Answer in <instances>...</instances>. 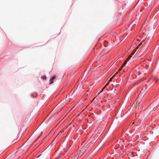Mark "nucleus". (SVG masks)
<instances>
[{
	"label": "nucleus",
	"instance_id": "obj_7",
	"mask_svg": "<svg viewBox=\"0 0 159 159\" xmlns=\"http://www.w3.org/2000/svg\"><path fill=\"white\" fill-rule=\"evenodd\" d=\"M67 127L66 128H64L58 134V135H60L62 133H63L64 130L66 129Z\"/></svg>",
	"mask_w": 159,
	"mask_h": 159
},
{
	"label": "nucleus",
	"instance_id": "obj_22",
	"mask_svg": "<svg viewBox=\"0 0 159 159\" xmlns=\"http://www.w3.org/2000/svg\"><path fill=\"white\" fill-rule=\"evenodd\" d=\"M130 59V58H129V57H128L126 59V60H125L126 61H128L129 60V59Z\"/></svg>",
	"mask_w": 159,
	"mask_h": 159
},
{
	"label": "nucleus",
	"instance_id": "obj_1",
	"mask_svg": "<svg viewBox=\"0 0 159 159\" xmlns=\"http://www.w3.org/2000/svg\"><path fill=\"white\" fill-rule=\"evenodd\" d=\"M30 148L29 142L28 140L20 148L18 149L15 154V157H16V158H19L20 156L26 152Z\"/></svg>",
	"mask_w": 159,
	"mask_h": 159
},
{
	"label": "nucleus",
	"instance_id": "obj_4",
	"mask_svg": "<svg viewBox=\"0 0 159 159\" xmlns=\"http://www.w3.org/2000/svg\"><path fill=\"white\" fill-rule=\"evenodd\" d=\"M66 101V99H63L58 104L59 105H61L64 103Z\"/></svg>",
	"mask_w": 159,
	"mask_h": 159
},
{
	"label": "nucleus",
	"instance_id": "obj_27",
	"mask_svg": "<svg viewBox=\"0 0 159 159\" xmlns=\"http://www.w3.org/2000/svg\"><path fill=\"white\" fill-rule=\"evenodd\" d=\"M40 137V136H39L37 138V139L35 140V141H36L37 140V139H38Z\"/></svg>",
	"mask_w": 159,
	"mask_h": 159
},
{
	"label": "nucleus",
	"instance_id": "obj_17",
	"mask_svg": "<svg viewBox=\"0 0 159 159\" xmlns=\"http://www.w3.org/2000/svg\"><path fill=\"white\" fill-rule=\"evenodd\" d=\"M50 81H51V82H50V83H49V84H53L54 82V81L53 80H50Z\"/></svg>",
	"mask_w": 159,
	"mask_h": 159
},
{
	"label": "nucleus",
	"instance_id": "obj_20",
	"mask_svg": "<svg viewBox=\"0 0 159 159\" xmlns=\"http://www.w3.org/2000/svg\"><path fill=\"white\" fill-rule=\"evenodd\" d=\"M130 59V58H129V57H128L126 59V60H125L126 61H128L129 60V59Z\"/></svg>",
	"mask_w": 159,
	"mask_h": 159
},
{
	"label": "nucleus",
	"instance_id": "obj_33",
	"mask_svg": "<svg viewBox=\"0 0 159 159\" xmlns=\"http://www.w3.org/2000/svg\"><path fill=\"white\" fill-rule=\"evenodd\" d=\"M142 11V10H140V11Z\"/></svg>",
	"mask_w": 159,
	"mask_h": 159
},
{
	"label": "nucleus",
	"instance_id": "obj_10",
	"mask_svg": "<svg viewBox=\"0 0 159 159\" xmlns=\"http://www.w3.org/2000/svg\"><path fill=\"white\" fill-rule=\"evenodd\" d=\"M127 61H126V60L125 61H124V62L123 64L122 65V66H122V67H123L126 64V63Z\"/></svg>",
	"mask_w": 159,
	"mask_h": 159
},
{
	"label": "nucleus",
	"instance_id": "obj_18",
	"mask_svg": "<svg viewBox=\"0 0 159 159\" xmlns=\"http://www.w3.org/2000/svg\"><path fill=\"white\" fill-rule=\"evenodd\" d=\"M140 46V45H138V46L136 47V48H135V49H136H136H137L139 48Z\"/></svg>",
	"mask_w": 159,
	"mask_h": 159
},
{
	"label": "nucleus",
	"instance_id": "obj_6",
	"mask_svg": "<svg viewBox=\"0 0 159 159\" xmlns=\"http://www.w3.org/2000/svg\"><path fill=\"white\" fill-rule=\"evenodd\" d=\"M32 97L35 98L37 96V94L36 93H33L31 94Z\"/></svg>",
	"mask_w": 159,
	"mask_h": 159
},
{
	"label": "nucleus",
	"instance_id": "obj_19",
	"mask_svg": "<svg viewBox=\"0 0 159 159\" xmlns=\"http://www.w3.org/2000/svg\"><path fill=\"white\" fill-rule=\"evenodd\" d=\"M130 59V58H129V57H128L126 59V60H125L126 61H128L129 60V59Z\"/></svg>",
	"mask_w": 159,
	"mask_h": 159
},
{
	"label": "nucleus",
	"instance_id": "obj_12",
	"mask_svg": "<svg viewBox=\"0 0 159 159\" xmlns=\"http://www.w3.org/2000/svg\"><path fill=\"white\" fill-rule=\"evenodd\" d=\"M106 85H105V86L102 89V90L101 91H100V93H98V95H99V94H100L101 92H102L103 91V90H104V89H105V88H106Z\"/></svg>",
	"mask_w": 159,
	"mask_h": 159
},
{
	"label": "nucleus",
	"instance_id": "obj_16",
	"mask_svg": "<svg viewBox=\"0 0 159 159\" xmlns=\"http://www.w3.org/2000/svg\"><path fill=\"white\" fill-rule=\"evenodd\" d=\"M50 81H51V82H50V83H49V84H53L54 82V81L53 80H50Z\"/></svg>",
	"mask_w": 159,
	"mask_h": 159
},
{
	"label": "nucleus",
	"instance_id": "obj_3",
	"mask_svg": "<svg viewBox=\"0 0 159 159\" xmlns=\"http://www.w3.org/2000/svg\"><path fill=\"white\" fill-rule=\"evenodd\" d=\"M35 113L36 111L33 110L31 112V115H30V117L33 118L34 116Z\"/></svg>",
	"mask_w": 159,
	"mask_h": 159
},
{
	"label": "nucleus",
	"instance_id": "obj_30",
	"mask_svg": "<svg viewBox=\"0 0 159 159\" xmlns=\"http://www.w3.org/2000/svg\"><path fill=\"white\" fill-rule=\"evenodd\" d=\"M77 138L75 139V136L74 137V139H75V140H76L77 139Z\"/></svg>",
	"mask_w": 159,
	"mask_h": 159
},
{
	"label": "nucleus",
	"instance_id": "obj_5",
	"mask_svg": "<svg viewBox=\"0 0 159 159\" xmlns=\"http://www.w3.org/2000/svg\"><path fill=\"white\" fill-rule=\"evenodd\" d=\"M136 51V49H134V50H133V52H132L131 54L130 55V56H131V57H134L135 56V52Z\"/></svg>",
	"mask_w": 159,
	"mask_h": 159
},
{
	"label": "nucleus",
	"instance_id": "obj_31",
	"mask_svg": "<svg viewBox=\"0 0 159 159\" xmlns=\"http://www.w3.org/2000/svg\"><path fill=\"white\" fill-rule=\"evenodd\" d=\"M95 98H94L92 100V101H93L94 100V99H95Z\"/></svg>",
	"mask_w": 159,
	"mask_h": 159
},
{
	"label": "nucleus",
	"instance_id": "obj_15",
	"mask_svg": "<svg viewBox=\"0 0 159 159\" xmlns=\"http://www.w3.org/2000/svg\"><path fill=\"white\" fill-rule=\"evenodd\" d=\"M123 68V67H122V66H121L120 68L117 71L118 72H119L120 71V70L122 69Z\"/></svg>",
	"mask_w": 159,
	"mask_h": 159
},
{
	"label": "nucleus",
	"instance_id": "obj_28",
	"mask_svg": "<svg viewBox=\"0 0 159 159\" xmlns=\"http://www.w3.org/2000/svg\"><path fill=\"white\" fill-rule=\"evenodd\" d=\"M131 57V56H129V57H129V58H130L131 57Z\"/></svg>",
	"mask_w": 159,
	"mask_h": 159
},
{
	"label": "nucleus",
	"instance_id": "obj_26",
	"mask_svg": "<svg viewBox=\"0 0 159 159\" xmlns=\"http://www.w3.org/2000/svg\"><path fill=\"white\" fill-rule=\"evenodd\" d=\"M115 90V89H114L113 91L111 92V93H113L114 92V91Z\"/></svg>",
	"mask_w": 159,
	"mask_h": 159
},
{
	"label": "nucleus",
	"instance_id": "obj_13",
	"mask_svg": "<svg viewBox=\"0 0 159 159\" xmlns=\"http://www.w3.org/2000/svg\"><path fill=\"white\" fill-rule=\"evenodd\" d=\"M114 76H112V77H111V78L108 81V82H111V81H112V79H113V78H114Z\"/></svg>",
	"mask_w": 159,
	"mask_h": 159
},
{
	"label": "nucleus",
	"instance_id": "obj_8",
	"mask_svg": "<svg viewBox=\"0 0 159 159\" xmlns=\"http://www.w3.org/2000/svg\"><path fill=\"white\" fill-rule=\"evenodd\" d=\"M56 77V76L55 75H54L53 77H51L50 79V80H53Z\"/></svg>",
	"mask_w": 159,
	"mask_h": 159
},
{
	"label": "nucleus",
	"instance_id": "obj_9",
	"mask_svg": "<svg viewBox=\"0 0 159 159\" xmlns=\"http://www.w3.org/2000/svg\"><path fill=\"white\" fill-rule=\"evenodd\" d=\"M127 61H126V60L125 61H124V62L123 64L122 65V66H122V67H123L126 64V63Z\"/></svg>",
	"mask_w": 159,
	"mask_h": 159
},
{
	"label": "nucleus",
	"instance_id": "obj_2",
	"mask_svg": "<svg viewBox=\"0 0 159 159\" xmlns=\"http://www.w3.org/2000/svg\"><path fill=\"white\" fill-rule=\"evenodd\" d=\"M50 153L49 152H45L43 151L42 152V153L41 154L38 156V157H39L41 156H43V158H46L49 155Z\"/></svg>",
	"mask_w": 159,
	"mask_h": 159
},
{
	"label": "nucleus",
	"instance_id": "obj_25",
	"mask_svg": "<svg viewBox=\"0 0 159 159\" xmlns=\"http://www.w3.org/2000/svg\"><path fill=\"white\" fill-rule=\"evenodd\" d=\"M109 84V82H108L107 83V84L105 85L106 86H107Z\"/></svg>",
	"mask_w": 159,
	"mask_h": 159
},
{
	"label": "nucleus",
	"instance_id": "obj_14",
	"mask_svg": "<svg viewBox=\"0 0 159 159\" xmlns=\"http://www.w3.org/2000/svg\"><path fill=\"white\" fill-rule=\"evenodd\" d=\"M118 73V72L117 71L113 75V76L115 77Z\"/></svg>",
	"mask_w": 159,
	"mask_h": 159
},
{
	"label": "nucleus",
	"instance_id": "obj_21",
	"mask_svg": "<svg viewBox=\"0 0 159 159\" xmlns=\"http://www.w3.org/2000/svg\"><path fill=\"white\" fill-rule=\"evenodd\" d=\"M130 59V58H129V57H128L126 59V60H125L126 61H128L129 60V59Z\"/></svg>",
	"mask_w": 159,
	"mask_h": 159
},
{
	"label": "nucleus",
	"instance_id": "obj_11",
	"mask_svg": "<svg viewBox=\"0 0 159 159\" xmlns=\"http://www.w3.org/2000/svg\"><path fill=\"white\" fill-rule=\"evenodd\" d=\"M47 78L45 75H43L41 77V78L43 79H46Z\"/></svg>",
	"mask_w": 159,
	"mask_h": 159
},
{
	"label": "nucleus",
	"instance_id": "obj_24",
	"mask_svg": "<svg viewBox=\"0 0 159 159\" xmlns=\"http://www.w3.org/2000/svg\"><path fill=\"white\" fill-rule=\"evenodd\" d=\"M143 42V41H142V42H141V43H140L139 44V45H140V46L141 45H142V44Z\"/></svg>",
	"mask_w": 159,
	"mask_h": 159
},
{
	"label": "nucleus",
	"instance_id": "obj_29",
	"mask_svg": "<svg viewBox=\"0 0 159 159\" xmlns=\"http://www.w3.org/2000/svg\"><path fill=\"white\" fill-rule=\"evenodd\" d=\"M131 57V56H129V57H129V58H130L131 57Z\"/></svg>",
	"mask_w": 159,
	"mask_h": 159
},
{
	"label": "nucleus",
	"instance_id": "obj_32",
	"mask_svg": "<svg viewBox=\"0 0 159 159\" xmlns=\"http://www.w3.org/2000/svg\"><path fill=\"white\" fill-rule=\"evenodd\" d=\"M106 89L107 91H109V90L107 89Z\"/></svg>",
	"mask_w": 159,
	"mask_h": 159
},
{
	"label": "nucleus",
	"instance_id": "obj_23",
	"mask_svg": "<svg viewBox=\"0 0 159 159\" xmlns=\"http://www.w3.org/2000/svg\"><path fill=\"white\" fill-rule=\"evenodd\" d=\"M62 109V108L59 111H57V114H56V115H58V114L59 113V112L61 111V109Z\"/></svg>",
	"mask_w": 159,
	"mask_h": 159
}]
</instances>
